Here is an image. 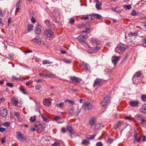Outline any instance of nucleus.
<instances>
[{
	"label": "nucleus",
	"instance_id": "19",
	"mask_svg": "<svg viewBox=\"0 0 146 146\" xmlns=\"http://www.w3.org/2000/svg\"><path fill=\"white\" fill-rule=\"evenodd\" d=\"M55 76V75L51 72H50L49 73L46 74L45 75V77L50 78L54 77Z\"/></svg>",
	"mask_w": 146,
	"mask_h": 146
},
{
	"label": "nucleus",
	"instance_id": "62",
	"mask_svg": "<svg viewBox=\"0 0 146 146\" xmlns=\"http://www.w3.org/2000/svg\"><path fill=\"white\" fill-rule=\"evenodd\" d=\"M10 125V123L9 122H6L4 123V125L7 127H8Z\"/></svg>",
	"mask_w": 146,
	"mask_h": 146
},
{
	"label": "nucleus",
	"instance_id": "44",
	"mask_svg": "<svg viewBox=\"0 0 146 146\" xmlns=\"http://www.w3.org/2000/svg\"><path fill=\"white\" fill-rule=\"evenodd\" d=\"M20 90L23 94H27V92H26L24 88L21 89V88H20Z\"/></svg>",
	"mask_w": 146,
	"mask_h": 146
},
{
	"label": "nucleus",
	"instance_id": "2",
	"mask_svg": "<svg viewBox=\"0 0 146 146\" xmlns=\"http://www.w3.org/2000/svg\"><path fill=\"white\" fill-rule=\"evenodd\" d=\"M44 32L45 38L49 40L54 35L53 32L50 29H47L45 30Z\"/></svg>",
	"mask_w": 146,
	"mask_h": 146
},
{
	"label": "nucleus",
	"instance_id": "39",
	"mask_svg": "<svg viewBox=\"0 0 146 146\" xmlns=\"http://www.w3.org/2000/svg\"><path fill=\"white\" fill-rule=\"evenodd\" d=\"M36 119V117L35 116H34L33 117H31L30 119V120L31 122H33L35 121Z\"/></svg>",
	"mask_w": 146,
	"mask_h": 146
},
{
	"label": "nucleus",
	"instance_id": "56",
	"mask_svg": "<svg viewBox=\"0 0 146 146\" xmlns=\"http://www.w3.org/2000/svg\"><path fill=\"white\" fill-rule=\"evenodd\" d=\"M137 14V12L135 10H133L131 13V15L132 16H135Z\"/></svg>",
	"mask_w": 146,
	"mask_h": 146
},
{
	"label": "nucleus",
	"instance_id": "42",
	"mask_svg": "<svg viewBox=\"0 0 146 146\" xmlns=\"http://www.w3.org/2000/svg\"><path fill=\"white\" fill-rule=\"evenodd\" d=\"M101 127L100 124L99 123H96L95 124V129H98Z\"/></svg>",
	"mask_w": 146,
	"mask_h": 146
},
{
	"label": "nucleus",
	"instance_id": "22",
	"mask_svg": "<svg viewBox=\"0 0 146 146\" xmlns=\"http://www.w3.org/2000/svg\"><path fill=\"white\" fill-rule=\"evenodd\" d=\"M74 108L73 107H71L68 110V112H69V113L72 116L74 115Z\"/></svg>",
	"mask_w": 146,
	"mask_h": 146
},
{
	"label": "nucleus",
	"instance_id": "3",
	"mask_svg": "<svg viewBox=\"0 0 146 146\" xmlns=\"http://www.w3.org/2000/svg\"><path fill=\"white\" fill-rule=\"evenodd\" d=\"M93 106L90 103L87 102L82 105V108L86 110H90L92 109Z\"/></svg>",
	"mask_w": 146,
	"mask_h": 146
},
{
	"label": "nucleus",
	"instance_id": "35",
	"mask_svg": "<svg viewBox=\"0 0 146 146\" xmlns=\"http://www.w3.org/2000/svg\"><path fill=\"white\" fill-rule=\"evenodd\" d=\"M94 15L95 16V18H98L99 19L102 18V16L99 14H94Z\"/></svg>",
	"mask_w": 146,
	"mask_h": 146
},
{
	"label": "nucleus",
	"instance_id": "27",
	"mask_svg": "<svg viewBox=\"0 0 146 146\" xmlns=\"http://www.w3.org/2000/svg\"><path fill=\"white\" fill-rule=\"evenodd\" d=\"M40 38L39 36H37L36 38H34L32 40L33 41L35 42H38V43H39L40 41Z\"/></svg>",
	"mask_w": 146,
	"mask_h": 146
},
{
	"label": "nucleus",
	"instance_id": "55",
	"mask_svg": "<svg viewBox=\"0 0 146 146\" xmlns=\"http://www.w3.org/2000/svg\"><path fill=\"white\" fill-rule=\"evenodd\" d=\"M63 61L66 63L70 64L71 63V60H64Z\"/></svg>",
	"mask_w": 146,
	"mask_h": 146
},
{
	"label": "nucleus",
	"instance_id": "49",
	"mask_svg": "<svg viewBox=\"0 0 146 146\" xmlns=\"http://www.w3.org/2000/svg\"><path fill=\"white\" fill-rule=\"evenodd\" d=\"M60 118V117L59 116L54 117L52 119L53 120L57 121Z\"/></svg>",
	"mask_w": 146,
	"mask_h": 146
},
{
	"label": "nucleus",
	"instance_id": "31",
	"mask_svg": "<svg viewBox=\"0 0 146 146\" xmlns=\"http://www.w3.org/2000/svg\"><path fill=\"white\" fill-rule=\"evenodd\" d=\"M33 27V25L32 24H30L28 25L27 28L28 31L29 32L31 31L32 30Z\"/></svg>",
	"mask_w": 146,
	"mask_h": 146
},
{
	"label": "nucleus",
	"instance_id": "52",
	"mask_svg": "<svg viewBox=\"0 0 146 146\" xmlns=\"http://www.w3.org/2000/svg\"><path fill=\"white\" fill-rule=\"evenodd\" d=\"M17 8L16 9V11H18L19 9L21 8V6L20 4H17L16 5Z\"/></svg>",
	"mask_w": 146,
	"mask_h": 146
},
{
	"label": "nucleus",
	"instance_id": "18",
	"mask_svg": "<svg viewBox=\"0 0 146 146\" xmlns=\"http://www.w3.org/2000/svg\"><path fill=\"white\" fill-rule=\"evenodd\" d=\"M141 111L143 113L146 114V104L142 105L141 109Z\"/></svg>",
	"mask_w": 146,
	"mask_h": 146
},
{
	"label": "nucleus",
	"instance_id": "46",
	"mask_svg": "<svg viewBox=\"0 0 146 146\" xmlns=\"http://www.w3.org/2000/svg\"><path fill=\"white\" fill-rule=\"evenodd\" d=\"M123 122L122 121H119L117 122V125L119 127H120L121 126V124Z\"/></svg>",
	"mask_w": 146,
	"mask_h": 146
},
{
	"label": "nucleus",
	"instance_id": "48",
	"mask_svg": "<svg viewBox=\"0 0 146 146\" xmlns=\"http://www.w3.org/2000/svg\"><path fill=\"white\" fill-rule=\"evenodd\" d=\"M96 146H103V144L102 142H98L96 144Z\"/></svg>",
	"mask_w": 146,
	"mask_h": 146
},
{
	"label": "nucleus",
	"instance_id": "10",
	"mask_svg": "<svg viewBox=\"0 0 146 146\" xmlns=\"http://www.w3.org/2000/svg\"><path fill=\"white\" fill-rule=\"evenodd\" d=\"M120 56H113L111 58V61L112 63L115 65L117 62L119 60Z\"/></svg>",
	"mask_w": 146,
	"mask_h": 146
},
{
	"label": "nucleus",
	"instance_id": "28",
	"mask_svg": "<svg viewBox=\"0 0 146 146\" xmlns=\"http://www.w3.org/2000/svg\"><path fill=\"white\" fill-rule=\"evenodd\" d=\"M96 136V135H88L86 136V138L88 139H94Z\"/></svg>",
	"mask_w": 146,
	"mask_h": 146
},
{
	"label": "nucleus",
	"instance_id": "32",
	"mask_svg": "<svg viewBox=\"0 0 146 146\" xmlns=\"http://www.w3.org/2000/svg\"><path fill=\"white\" fill-rule=\"evenodd\" d=\"M141 121V124L142 126L143 127H145L146 125V121L144 119H143Z\"/></svg>",
	"mask_w": 146,
	"mask_h": 146
},
{
	"label": "nucleus",
	"instance_id": "8",
	"mask_svg": "<svg viewBox=\"0 0 146 146\" xmlns=\"http://www.w3.org/2000/svg\"><path fill=\"white\" fill-rule=\"evenodd\" d=\"M143 78H136L135 77L133 76L132 78V80L133 82L135 84H138L141 82Z\"/></svg>",
	"mask_w": 146,
	"mask_h": 146
},
{
	"label": "nucleus",
	"instance_id": "11",
	"mask_svg": "<svg viewBox=\"0 0 146 146\" xmlns=\"http://www.w3.org/2000/svg\"><path fill=\"white\" fill-rule=\"evenodd\" d=\"M41 27L40 26L38 25H36L35 29V34L37 35H39L41 33Z\"/></svg>",
	"mask_w": 146,
	"mask_h": 146
},
{
	"label": "nucleus",
	"instance_id": "61",
	"mask_svg": "<svg viewBox=\"0 0 146 146\" xmlns=\"http://www.w3.org/2000/svg\"><path fill=\"white\" fill-rule=\"evenodd\" d=\"M36 127H35L31 129V131H37L38 129Z\"/></svg>",
	"mask_w": 146,
	"mask_h": 146
},
{
	"label": "nucleus",
	"instance_id": "13",
	"mask_svg": "<svg viewBox=\"0 0 146 146\" xmlns=\"http://www.w3.org/2000/svg\"><path fill=\"white\" fill-rule=\"evenodd\" d=\"M23 134H21L20 132L17 133V138L20 141L26 140V139L23 136Z\"/></svg>",
	"mask_w": 146,
	"mask_h": 146
},
{
	"label": "nucleus",
	"instance_id": "51",
	"mask_svg": "<svg viewBox=\"0 0 146 146\" xmlns=\"http://www.w3.org/2000/svg\"><path fill=\"white\" fill-rule=\"evenodd\" d=\"M10 118L11 121L13 122H15L16 121V119L14 117L10 116Z\"/></svg>",
	"mask_w": 146,
	"mask_h": 146
},
{
	"label": "nucleus",
	"instance_id": "60",
	"mask_svg": "<svg viewBox=\"0 0 146 146\" xmlns=\"http://www.w3.org/2000/svg\"><path fill=\"white\" fill-rule=\"evenodd\" d=\"M125 119L128 120H129L130 121H131L132 120V119H131V118L128 116H126L125 117Z\"/></svg>",
	"mask_w": 146,
	"mask_h": 146
},
{
	"label": "nucleus",
	"instance_id": "64",
	"mask_svg": "<svg viewBox=\"0 0 146 146\" xmlns=\"http://www.w3.org/2000/svg\"><path fill=\"white\" fill-rule=\"evenodd\" d=\"M70 23L71 24H73L75 22V20L74 19H70Z\"/></svg>",
	"mask_w": 146,
	"mask_h": 146
},
{
	"label": "nucleus",
	"instance_id": "63",
	"mask_svg": "<svg viewBox=\"0 0 146 146\" xmlns=\"http://www.w3.org/2000/svg\"><path fill=\"white\" fill-rule=\"evenodd\" d=\"M5 130V129L3 127H0V131L1 132H3Z\"/></svg>",
	"mask_w": 146,
	"mask_h": 146
},
{
	"label": "nucleus",
	"instance_id": "30",
	"mask_svg": "<svg viewBox=\"0 0 146 146\" xmlns=\"http://www.w3.org/2000/svg\"><path fill=\"white\" fill-rule=\"evenodd\" d=\"M135 117L140 120H141L143 119V116L140 114H137L135 116Z\"/></svg>",
	"mask_w": 146,
	"mask_h": 146
},
{
	"label": "nucleus",
	"instance_id": "40",
	"mask_svg": "<svg viewBox=\"0 0 146 146\" xmlns=\"http://www.w3.org/2000/svg\"><path fill=\"white\" fill-rule=\"evenodd\" d=\"M85 68V71H87L90 69V66L87 64H86L84 65Z\"/></svg>",
	"mask_w": 146,
	"mask_h": 146
},
{
	"label": "nucleus",
	"instance_id": "9",
	"mask_svg": "<svg viewBox=\"0 0 146 146\" xmlns=\"http://www.w3.org/2000/svg\"><path fill=\"white\" fill-rule=\"evenodd\" d=\"M0 114L3 117H5L7 115V110L4 108H1L0 110Z\"/></svg>",
	"mask_w": 146,
	"mask_h": 146
},
{
	"label": "nucleus",
	"instance_id": "24",
	"mask_svg": "<svg viewBox=\"0 0 146 146\" xmlns=\"http://www.w3.org/2000/svg\"><path fill=\"white\" fill-rule=\"evenodd\" d=\"M64 106V104L63 102H61L60 103L57 104L56 105V107L62 109Z\"/></svg>",
	"mask_w": 146,
	"mask_h": 146
},
{
	"label": "nucleus",
	"instance_id": "54",
	"mask_svg": "<svg viewBox=\"0 0 146 146\" xmlns=\"http://www.w3.org/2000/svg\"><path fill=\"white\" fill-rule=\"evenodd\" d=\"M121 12V10L120 9V7L119 6V8L115 10V12L117 13H120Z\"/></svg>",
	"mask_w": 146,
	"mask_h": 146
},
{
	"label": "nucleus",
	"instance_id": "23",
	"mask_svg": "<svg viewBox=\"0 0 146 146\" xmlns=\"http://www.w3.org/2000/svg\"><path fill=\"white\" fill-rule=\"evenodd\" d=\"M34 126L36 127L38 129H39L41 127V123L39 121H37L34 124Z\"/></svg>",
	"mask_w": 146,
	"mask_h": 146
},
{
	"label": "nucleus",
	"instance_id": "1",
	"mask_svg": "<svg viewBox=\"0 0 146 146\" xmlns=\"http://www.w3.org/2000/svg\"><path fill=\"white\" fill-rule=\"evenodd\" d=\"M127 48V46L125 44H120L118 45L115 49V52L117 53L124 52Z\"/></svg>",
	"mask_w": 146,
	"mask_h": 146
},
{
	"label": "nucleus",
	"instance_id": "12",
	"mask_svg": "<svg viewBox=\"0 0 146 146\" xmlns=\"http://www.w3.org/2000/svg\"><path fill=\"white\" fill-rule=\"evenodd\" d=\"M143 73L141 71H139L135 72L133 76L135 77L136 78H143Z\"/></svg>",
	"mask_w": 146,
	"mask_h": 146
},
{
	"label": "nucleus",
	"instance_id": "20",
	"mask_svg": "<svg viewBox=\"0 0 146 146\" xmlns=\"http://www.w3.org/2000/svg\"><path fill=\"white\" fill-rule=\"evenodd\" d=\"M12 103H13L15 106H17L18 103V100L15 97H13L11 100Z\"/></svg>",
	"mask_w": 146,
	"mask_h": 146
},
{
	"label": "nucleus",
	"instance_id": "25",
	"mask_svg": "<svg viewBox=\"0 0 146 146\" xmlns=\"http://www.w3.org/2000/svg\"><path fill=\"white\" fill-rule=\"evenodd\" d=\"M90 143V142L86 140H83L82 142V144L83 145H88Z\"/></svg>",
	"mask_w": 146,
	"mask_h": 146
},
{
	"label": "nucleus",
	"instance_id": "50",
	"mask_svg": "<svg viewBox=\"0 0 146 146\" xmlns=\"http://www.w3.org/2000/svg\"><path fill=\"white\" fill-rule=\"evenodd\" d=\"M60 144L58 143L55 142L51 145V146H59Z\"/></svg>",
	"mask_w": 146,
	"mask_h": 146
},
{
	"label": "nucleus",
	"instance_id": "4",
	"mask_svg": "<svg viewBox=\"0 0 146 146\" xmlns=\"http://www.w3.org/2000/svg\"><path fill=\"white\" fill-rule=\"evenodd\" d=\"M110 100L109 96H106L104 98V99L101 103V106L103 107H105L108 104V102Z\"/></svg>",
	"mask_w": 146,
	"mask_h": 146
},
{
	"label": "nucleus",
	"instance_id": "33",
	"mask_svg": "<svg viewBox=\"0 0 146 146\" xmlns=\"http://www.w3.org/2000/svg\"><path fill=\"white\" fill-rule=\"evenodd\" d=\"M42 118V119L45 121L46 122H48L49 121V120L44 115H41Z\"/></svg>",
	"mask_w": 146,
	"mask_h": 146
},
{
	"label": "nucleus",
	"instance_id": "21",
	"mask_svg": "<svg viewBox=\"0 0 146 146\" xmlns=\"http://www.w3.org/2000/svg\"><path fill=\"white\" fill-rule=\"evenodd\" d=\"M138 34V32L137 31L135 32L134 33H132L130 32L128 34V35L129 37L130 38L132 37L133 36H135L137 35Z\"/></svg>",
	"mask_w": 146,
	"mask_h": 146
},
{
	"label": "nucleus",
	"instance_id": "57",
	"mask_svg": "<svg viewBox=\"0 0 146 146\" xmlns=\"http://www.w3.org/2000/svg\"><path fill=\"white\" fill-rule=\"evenodd\" d=\"M14 115L17 117V118L20 117V114L19 112H15Z\"/></svg>",
	"mask_w": 146,
	"mask_h": 146
},
{
	"label": "nucleus",
	"instance_id": "38",
	"mask_svg": "<svg viewBox=\"0 0 146 146\" xmlns=\"http://www.w3.org/2000/svg\"><path fill=\"white\" fill-rule=\"evenodd\" d=\"M44 101L46 104V105L48 106H49L50 103H51L50 101L48 100L46 98L44 99Z\"/></svg>",
	"mask_w": 146,
	"mask_h": 146
},
{
	"label": "nucleus",
	"instance_id": "5",
	"mask_svg": "<svg viewBox=\"0 0 146 146\" xmlns=\"http://www.w3.org/2000/svg\"><path fill=\"white\" fill-rule=\"evenodd\" d=\"M92 44L93 45H99L101 43V41L98 38H91L90 40Z\"/></svg>",
	"mask_w": 146,
	"mask_h": 146
},
{
	"label": "nucleus",
	"instance_id": "17",
	"mask_svg": "<svg viewBox=\"0 0 146 146\" xmlns=\"http://www.w3.org/2000/svg\"><path fill=\"white\" fill-rule=\"evenodd\" d=\"M71 80L72 82H80V79L78 77H76L75 76H72L71 78Z\"/></svg>",
	"mask_w": 146,
	"mask_h": 146
},
{
	"label": "nucleus",
	"instance_id": "14",
	"mask_svg": "<svg viewBox=\"0 0 146 146\" xmlns=\"http://www.w3.org/2000/svg\"><path fill=\"white\" fill-rule=\"evenodd\" d=\"M96 121V119L94 117H92L90 119L89 121V124L92 127L95 124Z\"/></svg>",
	"mask_w": 146,
	"mask_h": 146
},
{
	"label": "nucleus",
	"instance_id": "47",
	"mask_svg": "<svg viewBox=\"0 0 146 146\" xmlns=\"http://www.w3.org/2000/svg\"><path fill=\"white\" fill-rule=\"evenodd\" d=\"M5 11H2V10H1V11L0 13V15L2 16V17H3L5 15Z\"/></svg>",
	"mask_w": 146,
	"mask_h": 146
},
{
	"label": "nucleus",
	"instance_id": "59",
	"mask_svg": "<svg viewBox=\"0 0 146 146\" xmlns=\"http://www.w3.org/2000/svg\"><path fill=\"white\" fill-rule=\"evenodd\" d=\"M31 22L33 23H35L36 22L35 19L33 17H32V19H31Z\"/></svg>",
	"mask_w": 146,
	"mask_h": 146
},
{
	"label": "nucleus",
	"instance_id": "43",
	"mask_svg": "<svg viewBox=\"0 0 146 146\" xmlns=\"http://www.w3.org/2000/svg\"><path fill=\"white\" fill-rule=\"evenodd\" d=\"M42 64H50L52 63V62H49V61L47 60H44L42 61Z\"/></svg>",
	"mask_w": 146,
	"mask_h": 146
},
{
	"label": "nucleus",
	"instance_id": "58",
	"mask_svg": "<svg viewBox=\"0 0 146 146\" xmlns=\"http://www.w3.org/2000/svg\"><path fill=\"white\" fill-rule=\"evenodd\" d=\"M7 85L10 87H12L13 86V85L12 83H7Z\"/></svg>",
	"mask_w": 146,
	"mask_h": 146
},
{
	"label": "nucleus",
	"instance_id": "41",
	"mask_svg": "<svg viewBox=\"0 0 146 146\" xmlns=\"http://www.w3.org/2000/svg\"><path fill=\"white\" fill-rule=\"evenodd\" d=\"M124 8L126 9L129 10L131 8V7L130 5H125L124 6Z\"/></svg>",
	"mask_w": 146,
	"mask_h": 146
},
{
	"label": "nucleus",
	"instance_id": "16",
	"mask_svg": "<svg viewBox=\"0 0 146 146\" xmlns=\"http://www.w3.org/2000/svg\"><path fill=\"white\" fill-rule=\"evenodd\" d=\"M88 47L90 49H91L92 50H93V52H96L98 51V50H100V45H97V46L96 47H95L94 48H93L91 47L88 44H87Z\"/></svg>",
	"mask_w": 146,
	"mask_h": 146
},
{
	"label": "nucleus",
	"instance_id": "7",
	"mask_svg": "<svg viewBox=\"0 0 146 146\" xmlns=\"http://www.w3.org/2000/svg\"><path fill=\"white\" fill-rule=\"evenodd\" d=\"M102 80L100 79H97L94 81L93 86L94 87L100 86L102 84Z\"/></svg>",
	"mask_w": 146,
	"mask_h": 146
},
{
	"label": "nucleus",
	"instance_id": "36",
	"mask_svg": "<svg viewBox=\"0 0 146 146\" xmlns=\"http://www.w3.org/2000/svg\"><path fill=\"white\" fill-rule=\"evenodd\" d=\"M113 141V139L112 138L110 137H108L107 140V142L109 144H111L112 143Z\"/></svg>",
	"mask_w": 146,
	"mask_h": 146
},
{
	"label": "nucleus",
	"instance_id": "15",
	"mask_svg": "<svg viewBox=\"0 0 146 146\" xmlns=\"http://www.w3.org/2000/svg\"><path fill=\"white\" fill-rule=\"evenodd\" d=\"M139 103L137 101H131L129 102V104L132 107H136L138 106Z\"/></svg>",
	"mask_w": 146,
	"mask_h": 146
},
{
	"label": "nucleus",
	"instance_id": "6",
	"mask_svg": "<svg viewBox=\"0 0 146 146\" xmlns=\"http://www.w3.org/2000/svg\"><path fill=\"white\" fill-rule=\"evenodd\" d=\"M88 38V36L87 35H80L77 38L82 43H86V38Z\"/></svg>",
	"mask_w": 146,
	"mask_h": 146
},
{
	"label": "nucleus",
	"instance_id": "37",
	"mask_svg": "<svg viewBox=\"0 0 146 146\" xmlns=\"http://www.w3.org/2000/svg\"><path fill=\"white\" fill-rule=\"evenodd\" d=\"M141 99L143 102H146V95H142L141 96Z\"/></svg>",
	"mask_w": 146,
	"mask_h": 146
},
{
	"label": "nucleus",
	"instance_id": "53",
	"mask_svg": "<svg viewBox=\"0 0 146 146\" xmlns=\"http://www.w3.org/2000/svg\"><path fill=\"white\" fill-rule=\"evenodd\" d=\"M80 112V110H79L77 112H75L74 114V115L75 116H77L79 114Z\"/></svg>",
	"mask_w": 146,
	"mask_h": 146
},
{
	"label": "nucleus",
	"instance_id": "34",
	"mask_svg": "<svg viewBox=\"0 0 146 146\" xmlns=\"http://www.w3.org/2000/svg\"><path fill=\"white\" fill-rule=\"evenodd\" d=\"M64 102H68L69 104H74L75 103V102L74 101L70 100L68 99L65 100H64Z\"/></svg>",
	"mask_w": 146,
	"mask_h": 146
},
{
	"label": "nucleus",
	"instance_id": "45",
	"mask_svg": "<svg viewBox=\"0 0 146 146\" xmlns=\"http://www.w3.org/2000/svg\"><path fill=\"white\" fill-rule=\"evenodd\" d=\"M42 88V86L39 84H37L35 86V89L36 90H40Z\"/></svg>",
	"mask_w": 146,
	"mask_h": 146
},
{
	"label": "nucleus",
	"instance_id": "26",
	"mask_svg": "<svg viewBox=\"0 0 146 146\" xmlns=\"http://www.w3.org/2000/svg\"><path fill=\"white\" fill-rule=\"evenodd\" d=\"M67 129L68 132L72 134L73 133V130L72 127L70 126H68L67 127Z\"/></svg>",
	"mask_w": 146,
	"mask_h": 146
},
{
	"label": "nucleus",
	"instance_id": "29",
	"mask_svg": "<svg viewBox=\"0 0 146 146\" xmlns=\"http://www.w3.org/2000/svg\"><path fill=\"white\" fill-rule=\"evenodd\" d=\"M102 6V3L100 2H98L96 4V7L97 9H100Z\"/></svg>",
	"mask_w": 146,
	"mask_h": 146
}]
</instances>
